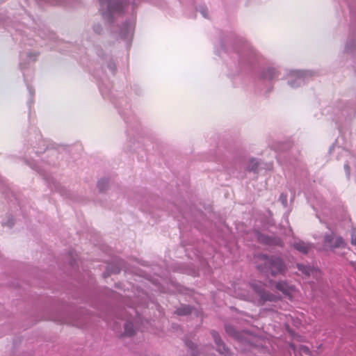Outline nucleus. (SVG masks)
<instances>
[{
    "instance_id": "f3484780",
    "label": "nucleus",
    "mask_w": 356,
    "mask_h": 356,
    "mask_svg": "<svg viewBox=\"0 0 356 356\" xmlns=\"http://www.w3.org/2000/svg\"><path fill=\"white\" fill-rule=\"evenodd\" d=\"M259 241H264V242H266V243H268V241H264V238H262L261 237H260V238H259Z\"/></svg>"
},
{
    "instance_id": "9b49d317",
    "label": "nucleus",
    "mask_w": 356,
    "mask_h": 356,
    "mask_svg": "<svg viewBox=\"0 0 356 356\" xmlns=\"http://www.w3.org/2000/svg\"><path fill=\"white\" fill-rule=\"evenodd\" d=\"M190 308L188 307H181V308H179L177 310V313L179 314V315H186V314H188L190 313Z\"/></svg>"
},
{
    "instance_id": "dca6fc26",
    "label": "nucleus",
    "mask_w": 356,
    "mask_h": 356,
    "mask_svg": "<svg viewBox=\"0 0 356 356\" xmlns=\"http://www.w3.org/2000/svg\"><path fill=\"white\" fill-rule=\"evenodd\" d=\"M268 72H270V74H273V73H274V70H268Z\"/></svg>"
},
{
    "instance_id": "6e6552de",
    "label": "nucleus",
    "mask_w": 356,
    "mask_h": 356,
    "mask_svg": "<svg viewBox=\"0 0 356 356\" xmlns=\"http://www.w3.org/2000/svg\"><path fill=\"white\" fill-rule=\"evenodd\" d=\"M297 268L305 275L309 276L310 275L317 274L318 271L314 268L309 266H304L302 264H297Z\"/></svg>"
},
{
    "instance_id": "f257e3e1",
    "label": "nucleus",
    "mask_w": 356,
    "mask_h": 356,
    "mask_svg": "<svg viewBox=\"0 0 356 356\" xmlns=\"http://www.w3.org/2000/svg\"><path fill=\"white\" fill-rule=\"evenodd\" d=\"M258 268L261 270L270 271L272 275L283 274L286 271V266L282 259L277 257H268L264 254L258 256Z\"/></svg>"
},
{
    "instance_id": "4468645a",
    "label": "nucleus",
    "mask_w": 356,
    "mask_h": 356,
    "mask_svg": "<svg viewBox=\"0 0 356 356\" xmlns=\"http://www.w3.org/2000/svg\"><path fill=\"white\" fill-rule=\"evenodd\" d=\"M250 163L252 164V167L249 168V170H255L258 166L257 162L254 159H252Z\"/></svg>"
},
{
    "instance_id": "ddd939ff",
    "label": "nucleus",
    "mask_w": 356,
    "mask_h": 356,
    "mask_svg": "<svg viewBox=\"0 0 356 356\" xmlns=\"http://www.w3.org/2000/svg\"><path fill=\"white\" fill-rule=\"evenodd\" d=\"M300 351L302 354H305V355H311V351H310L309 348L305 346H302L300 347Z\"/></svg>"
},
{
    "instance_id": "423d86ee",
    "label": "nucleus",
    "mask_w": 356,
    "mask_h": 356,
    "mask_svg": "<svg viewBox=\"0 0 356 356\" xmlns=\"http://www.w3.org/2000/svg\"><path fill=\"white\" fill-rule=\"evenodd\" d=\"M211 334H212L213 338L216 342V344L218 346V352L221 354H223V353L226 354L227 353V351L225 348L224 343H222V340L220 339V337H219V334H218V332L213 331L211 332Z\"/></svg>"
},
{
    "instance_id": "7ed1b4c3",
    "label": "nucleus",
    "mask_w": 356,
    "mask_h": 356,
    "mask_svg": "<svg viewBox=\"0 0 356 356\" xmlns=\"http://www.w3.org/2000/svg\"><path fill=\"white\" fill-rule=\"evenodd\" d=\"M324 243L330 248H343L346 243L341 236H335L334 234H327L324 237Z\"/></svg>"
},
{
    "instance_id": "20e7f679",
    "label": "nucleus",
    "mask_w": 356,
    "mask_h": 356,
    "mask_svg": "<svg viewBox=\"0 0 356 356\" xmlns=\"http://www.w3.org/2000/svg\"><path fill=\"white\" fill-rule=\"evenodd\" d=\"M275 288L278 291L282 292L284 295L289 296L290 297L291 293L294 291V288L293 286H289L288 284L285 282H280L276 283Z\"/></svg>"
},
{
    "instance_id": "1a4fd4ad",
    "label": "nucleus",
    "mask_w": 356,
    "mask_h": 356,
    "mask_svg": "<svg viewBox=\"0 0 356 356\" xmlns=\"http://www.w3.org/2000/svg\"><path fill=\"white\" fill-rule=\"evenodd\" d=\"M124 335L130 337L134 334V326H133L132 323L127 322L124 324Z\"/></svg>"
},
{
    "instance_id": "f8f14e48",
    "label": "nucleus",
    "mask_w": 356,
    "mask_h": 356,
    "mask_svg": "<svg viewBox=\"0 0 356 356\" xmlns=\"http://www.w3.org/2000/svg\"><path fill=\"white\" fill-rule=\"evenodd\" d=\"M108 185V181L106 180H101L98 182V187L100 191H103L105 189V187Z\"/></svg>"
},
{
    "instance_id": "2eb2a0df",
    "label": "nucleus",
    "mask_w": 356,
    "mask_h": 356,
    "mask_svg": "<svg viewBox=\"0 0 356 356\" xmlns=\"http://www.w3.org/2000/svg\"><path fill=\"white\" fill-rule=\"evenodd\" d=\"M351 243L356 245V232H353L351 234Z\"/></svg>"
},
{
    "instance_id": "0eeeda50",
    "label": "nucleus",
    "mask_w": 356,
    "mask_h": 356,
    "mask_svg": "<svg viewBox=\"0 0 356 356\" xmlns=\"http://www.w3.org/2000/svg\"><path fill=\"white\" fill-rule=\"evenodd\" d=\"M293 246L296 250L303 254H307L310 248L309 245L302 241L295 242Z\"/></svg>"
},
{
    "instance_id": "f03ea898",
    "label": "nucleus",
    "mask_w": 356,
    "mask_h": 356,
    "mask_svg": "<svg viewBox=\"0 0 356 356\" xmlns=\"http://www.w3.org/2000/svg\"><path fill=\"white\" fill-rule=\"evenodd\" d=\"M251 286L260 297V300L262 302H265L266 301L274 302L279 299V297L277 296L267 293L264 289V284L260 282L252 283Z\"/></svg>"
},
{
    "instance_id": "a211bd4d",
    "label": "nucleus",
    "mask_w": 356,
    "mask_h": 356,
    "mask_svg": "<svg viewBox=\"0 0 356 356\" xmlns=\"http://www.w3.org/2000/svg\"><path fill=\"white\" fill-rule=\"evenodd\" d=\"M100 3H101V4H103L102 0H100Z\"/></svg>"
},
{
    "instance_id": "9d476101",
    "label": "nucleus",
    "mask_w": 356,
    "mask_h": 356,
    "mask_svg": "<svg viewBox=\"0 0 356 356\" xmlns=\"http://www.w3.org/2000/svg\"><path fill=\"white\" fill-rule=\"evenodd\" d=\"M225 330H226V332L229 334L230 336H232L238 339H239V334L238 333L237 331H236V330L234 329V327L231 326V325H226L225 326Z\"/></svg>"
},
{
    "instance_id": "39448f33",
    "label": "nucleus",
    "mask_w": 356,
    "mask_h": 356,
    "mask_svg": "<svg viewBox=\"0 0 356 356\" xmlns=\"http://www.w3.org/2000/svg\"><path fill=\"white\" fill-rule=\"evenodd\" d=\"M126 6L125 3L121 2L118 0H111L108 3V8L111 12H120L123 10Z\"/></svg>"
}]
</instances>
